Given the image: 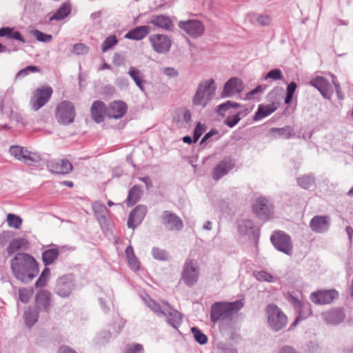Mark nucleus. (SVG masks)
Wrapping results in <instances>:
<instances>
[{"mask_svg":"<svg viewBox=\"0 0 353 353\" xmlns=\"http://www.w3.org/2000/svg\"><path fill=\"white\" fill-rule=\"evenodd\" d=\"M11 270L14 276L24 283L32 281L39 273L37 263L26 253H18L11 260Z\"/></svg>","mask_w":353,"mask_h":353,"instance_id":"1","label":"nucleus"},{"mask_svg":"<svg viewBox=\"0 0 353 353\" xmlns=\"http://www.w3.org/2000/svg\"><path fill=\"white\" fill-rule=\"evenodd\" d=\"M145 304L158 316L165 318L167 323L174 328H177L182 322V316L180 312L173 309L167 302H163L161 305L157 303L150 296L144 299Z\"/></svg>","mask_w":353,"mask_h":353,"instance_id":"2","label":"nucleus"},{"mask_svg":"<svg viewBox=\"0 0 353 353\" xmlns=\"http://www.w3.org/2000/svg\"><path fill=\"white\" fill-rule=\"evenodd\" d=\"M243 305V300H237L233 302H216L211 306L210 319L214 323L229 319L233 314L239 311Z\"/></svg>","mask_w":353,"mask_h":353,"instance_id":"3","label":"nucleus"},{"mask_svg":"<svg viewBox=\"0 0 353 353\" xmlns=\"http://www.w3.org/2000/svg\"><path fill=\"white\" fill-rule=\"evenodd\" d=\"M216 90L215 81L212 79L201 81L197 87L192 98L194 105L205 108L210 101L214 98Z\"/></svg>","mask_w":353,"mask_h":353,"instance_id":"4","label":"nucleus"},{"mask_svg":"<svg viewBox=\"0 0 353 353\" xmlns=\"http://www.w3.org/2000/svg\"><path fill=\"white\" fill-rule=\"evenodd\" d=\"M265 311L268 325L272 330L278 332L287 325L288 318L277 305L269 304Z\"/></svg>","mask_w":353,"mask_h":353,"instance_id":"5","label":"nucleus"},{"mask_svg":"<svg viewBox=\"0 0 353 353\" xmlns=\"http://www.w3.org/2000/svg\"><path fill=\"white\" fill-rule=\"evenodd\" d=\"M75 116V108L70 101H63L56 108L55 117L61 125H67L73 123Z\"/></svg>","mask_w":353,"mask_h":353,"instance_id":"6","label":"nucleus"},{"mask_svg":"<svg viewBox=\"0 0 353 353\" xmlns=\"http://www.w3.org/2000/svg\"><path fill=\"white\" fill-rule=\"evenodd\" d=\"M9 152L15 159L28 165H34L41 160L38 153L30 152L19 145L10 146Z\"/></svg>","mask_w":353,"mask_h":353,"instance_id":"7","label":"nucleus"},{"mask_svg":"<svg viewBox=\"0 0 353 353\" xmlns=\"http://www.w3.org/2000/svg\"><path fill=\"white\" fill-rule=\"evenodd\" d=\"M270 239L277 250L287 255H292L293 245L291 238L288 234L281 231L275 232L272 234Z\"/></svg>","mask_w":353,"mask_h":353,"instance_id":"8","label":"nucleus"},{"mask_svg":"<svg viewBox=\"0 0 353 353\" xmlns=\"http://www.w3.org/2000/svg\"><path fill=\"white\" fill-rule=\"evenodd\" d=\"M199 274V269L197 263L192 259H186L181 276L183 283L188 287H192L197 283Z\"/></svg>","mask_w":353,"mask_h":353,"instance_id":"9","label":"nucleus"},{"mask_svg":"<svg viewBox=\"0 0 353 353\" xmlns=\"http://www.w3.org/2000/svg\"><path fill=\"white\" fill-rule=\"evenodd\" d=\"M253 212L260 219L268 220L273 214L274 207L266 198L259 197L253 205Z\"/></svg>","mask_w":353,"mask_h":353,"instance_id":"10","label":"nucleus"},{"mask_svg":"<svg viewBox=\"0 0 353 353\" xmlns=\"http://www.w3.org/2000/svg\"><path fill=\"white\" fill-rule=\"evenodd\" d=\"M52 94V89L49 86L37 89L31 99L32 108L37 111L44 106L50 100Z\"/></svg>","mask_w":353,"mask_h":353,"instance_id":"11","label":"nucleus"},{"mask_svg":"<svg viewBox=\"0 0 353 353\" xmlns=\"http://www.w3.org/2000/svg\"><path fill=\"white\" fill-rule=\"evenodd\" d=\"M179 27L192 37H199L204 32L205 28L201 21L196 19L181 21Z\"/></svg>","mask_w":353,"mask_h":353,"instance_id":"12","label":"nucleus"},{"mask_svg":"<svg viewBox=\"0 0 353 353\" xmlns=\"http://www.w3.org/2000/svg\"><path fill=\"white\" fill-rule=\"evenodd\" d=\"M149 41L153 50L159 54L166 53L171 47L170 39L164 34H152L149 37Z\"/></svg>","mask_w":353,"mask_h":353,"instance_id":"13","label":"nucleus"},{"mask_svg":"<svg viewBox=\"0 0 353 353\" xmlns=\"http://www.w3.org/2000/svg\"><path fill=\"white\" fill-rule=\"evenodd\" d=\"M74 277L71 274L59 278L55 288L56 293L61 297L68 296L74 288Z\"/></svg>","mask_w":353,"mask_h":353,"instance_id":"14","label":"nucleus"},{"mask_svg":"<svg viewBox=\"0 0 353 353\" xmlns=\"http://www.w3.org/2000/svg\"><path fill=\"white\" fill-rule=\"evenodd\" d=\"M46 166L50 172L58 174H68L73 169L72 163L67 159L50 161Z\"/></svg>","mask_w":353,"mask_h":353,"instance_id":"15","label":"nucleus"},{"mask_svg":"<svg viewBox=\"0 0 353 353\" xmlns=\"http://www.w3.org/2000/svg\"><path fill=\"white\" fill-rule=\"evenodd\" d=\"M162 223L170 230H181L183 227L181 219L170 211H163L161 216Z\"/></svg>","mask_w":353,"mask_h":353,"instance_id":"16","label":"nucleus"},{"mask_svg":"<svg viewBox=\"0 0 353 353\" xmlns=\"http://www.w3.org/2000/svg\"><path fill=\"white\" fill-rule=\"evenodd\" d=\"M243 90V84L241 79L236 77L230 78L224 85L221 97H231Z\"/></svg>","mask_w":353,"mask_h":353,"instance_id":"17","label":"nucleus"},{"mask_svg":"<svg viewBox=\"0 0 353 353\" xmlns=\"http://www.w3.org/2000/svg\"><path fill=\"white\" fill-rule=\"evenodd\" d=\"M147 213V208L143 205H139L130 212L128 219V227L134 230L143 221Z\"/></svg>","mask_w":353,"mask_h":353,"instance_id":"18","label":"nucleus"},{"mask_svg":"<svg viewBox=\"0 0 353 353\" xmlns=\"http://www.w3.org/2000/svg\"><path fill=\"white\" fill-rule=\"evenodd\" d=\"M338 296V292L333 290L319 291L310 295L311 301L316 304H329Z\"/></svg>","mask_w":353,"mask_h":353,"instance_id":"19","label":"nucleus"},{"mask_svg":"<svg viewBox=\"0 0 353 353\" xmlns=\"http://www.w3.org/2000/svg\"><path fill=\"white\" fill-rule=\"evenodd\" d=\"M234 167V161L230 159H225L221 161L214 168L212 178L215 181L219 180L223 176L226 175Z\"/></svg>","mask_w":353,"mask_h":353,"instance_id":"20","label":"nucleus"},{"mask_svg":"<svg viewBox=\"0 0 353 353\" xmlns=\"http://www.w3.org/2000/svg\"><path fill=\"white\" fill-rule=\"evenodd\" d=\"M92 119L97 123H101L104 121V115H107V107L105 104L99 100L94 101L90 107Z\"/></svg>","mask_w":353,"mask_h":353,"instance_id":"21","label":"nucleus"},{"mask_svg":"<svg viewBox=\"0 0 353 353\" xmlns=\"http://www.w3.org/2000/svg\"><path fill=\"white\" fill-rule=\"evenodd\" d=\"M127 105L121 101H115L111 103L107 108V116L111 119H121L126 113Z\"/></svg>","mask_w":353,"mask_h":353,"instance_id":"22","label":"nucleus"},{"mask_svg":"<svg viewBox=\"0 0 353 353\" xmlns=\"http://www.w3.org/2000/svg\"><path fill=\"white\" fill-rule=\"evenodd\" d=\"M36 308L39 310H43L48 312L50 309L51 294L46 290H39L35 298Z\"/></svg>","mask_w":353,"mask_h":353,"instance_id":"23","label":"nucleus"},{"mask_svg":"<svg viewBox=\"0 0 353 353\" xmlns=\"http://www.w3.org/2000/svg\"><path fill=\"white\" fill-rule=\"evenodd\" d=\"M324 321L331 325H336L342 322L345 319L343 310L335 308L322 313Z\"/></svg>","mask_w":353,"mask_h":353,"instance_id":"24","label":"nucleus"},{"mask_svg":"<svg viewBox=\"0 0 353 353\" xmlns=\"http://www.w3.org/2000/svg\"><path fill=\"white\" fill-rule=\"evenodd\" d=\"M310 227L311 230L316 233H323L327 231L329 228V221L325 216H315L310 222Z\"/></svg>","mask_w":353,"mask_h":353,"instance_id":"25","label":"nucleus"},{"mask_svg":"<svg viewBox=\"0 0 353 353\" xmlns=\"http://www.w3.org/2000/svg\"><path fill=\"white\" fill-rule=\"evenodd\" d=\"M49 248L44 250L42 253V260L46 266L53 263L57 259L59 251L55 245H48Z\"/></svg>","mask_w":353,"mask_h":353,"instance_id":"26","label":"nucleus"},{"mask_svg":"<svg viewBox=\"0 0 353 353\" xmlns=\"http://www.w3.org/2000/svg\"><path fill=\"white\" fill-rule=\"evenodd\" d=\"M150 27L141 26L130 30L125 36V38L132 40H141L150 32Z\"/></svg>","mask_w":353,"mask_h":353,"instance_id":"27","label":"nucleus"},{"mask_svg":"<svg viewBox=\"0 0 353 353\" xmlns=\"http://www.w3.org/2000/svg\"><path fill=\"white\" fill-rule=\"evenodd\" d=\"M310 84L316 88L323 97L328 98L326 93L328 91L330 83L326 79L323 77H316L310 81Z\"/></svg>","mask_w":353,"mask_h":353,"instance_id":"28","label":"nucleus"},{"mask_svg":"<svg viewBox=\"0 0 353 353\" xmlns=\"http://www.w3.org/2000/svg\"><path fill=\"white\" fill-rule=\"evenodd\" d=\"M296 310L299 314L292 323L293 326L296 325L300 321L305 319L312 314L311 305L307 301L302 302Z\"/></svg>","mask_w":353,"mask_h":353,"instance_id":"29","label":"nucleus"},{"mask_svg":"<svg viewBox=\"0 0 353 353\" xmlns=\"http://www.w3.org/2000/svg\"><path fill=\"white\" fill-rule=\"evenodd\" d=\"M239 230L242 234L252 235L254 237L257 236L259 231L254 226V223L251 220H243L239 224Z\"/></svg>","mask_w":353,"mask_h":353,"instance_id":"30","label":"nucleus"},{"mask_svg":"<svg viewBox=\"0 0 353 353\" xmlns=\"http://www.w3.org/2000/svg\"><path fill=\"white\" fill-rule=\"evenodd\" d=\"M150 23L159 28L170 30L172 27V22L170 19L164 15L153 16Z\"/></svg>","mask_w":353,"mask_h":353,"instance_id":"31","label":"nucleus"},{"mask_svg":"<svg viewBox=\"0 0 353 353\" xmlns=\"http://www.w3.org/2000/svg\"><path fill=\"white\" fill-rule=\"evenodd\" d=\"M143 194V190L140 185H134L128 192V198L126 199V203L128 206H132L134 205L139 199L141 198Z\"/></svg>","mask_w":353,"mask_h":353,"instance_id":"32","label":"nucleus"},{"mask_svg":"<svg viewBox=\"0 0 353 353\" xmlns=\"http://www.w3.org/2000/svg\"><path fill=\"white\" fill-rule=\"evenodd\" d=\"M276 108L274 105H260L257 111L254 114V120L259 121L268 115L271 114L276 110Z\"/></svg>","mask_w":353,"mask_h":353,"instance_id":"33","label":"nucleus"},{"mask_svg":"<svg viewBox=\"0 0 353 353\" xmlns=\"http://www.w3.org/2000/svg\"><path fill=\"white\" fill-rule=\"evenodd\" d=\"M270 130L272 132H276L278 134L276 137H281L288 139L294 137L295 135L293 128L289 125L281 128H272Z\"/></svg>","mask_w":353,"mask_h":353,"instance_id":"34","label":"nucleus"},{"mask_svg":"<svg viewBox=\"0 0 353 353\" xmlns=\"http://www.w3.org/2000/svg\"><path fill=\"white\" fill-rule=\"evenodd\" d=\"M39 310L35 308H28L24 313V318L27 326L32 327L38 319Z\"/></svg>","mask_w":353,"mask_h":353,"instance_id":"35","label":"nucleus"},{"mask_svg":"<svg viewBox=\"0 0 353 353\" xmlns=\"http://www.w3.org/2000/svg\"><path fill=\"white\" fill-rule=\"evenodd\" d=\"M93 212L99 222L105 219L107 208L101 202L95 201L92 204Z\"/></svg>","mask_w":353,"mask_h":353,"instance_id":"36","label":"nucleus"},{"mask_svg":"<svg viewBox=\"0 0 353 353\" xmlns=\"http://www.w3.org/2000/svg\"><path fill=\"white\" fill-rule=\"evenodd\" d=\"M70 6L68 3L63 4L57 12L50 18V21L63 19L70 13Z\"/></svg>","mask_w":353,"mask_h":353,"instance_id":"37","label":"nucleus"},{"mask_svg":"<svg viewBox=\"0 0 353 353\" xmlns=\"http://www.w3.org/2000/svg\"><path fill=\"white\" fill-rule=\"evenodd\" d=\"M128 74L134 80L136 85L143 91V75L141 72L135 67H130L129 68Z\"/></svg>","mask_w":353,"mask_h":353,"instance_id":"38","label":"nucleus"},{"mask_svg":"<svg viewBox=\"0 0 353 353\" xmlns=\"http://www.w3.org/2000/svg\"><path fill=\"white\" fill-rule=\"evenodd\" d=\"M296 181L298 185L305 190L309 189L315 183V178L314 175L312 174H305L300 177H298Z\"/></svg>","mask_w":353,"mask_h":353,"instance_id":"39","label":"nucleus"},{"mask_svg":"<svg viewBox=\"0 0 353 353\" xmlns=\"http://www.w3.org/2000/svg\"><path fill=\"white\" fill-rule=\"evenodd\" d=\"M28 243V241L26 239L23 238H19L15 239L12 240L10 244L8 245L7 248V252L8 254H12L19 250H20L21 248L25 246Z\"/></svg>","mask_w":353,"mask_h":353,"instance_id":"40","label":"nucleus"},{"mask_svg":"<svg viewBox=\"0 0 353 353\" xmlns=\"http://www.w3.org/2000/svg\"><path fill=\"white\" fill-rule=\"evenodd\" d=\"M241 107V104L236 102L228 101L223 103L219 105L216 107V112L218 114L224 117V112L231 108H239Z\"/></svg>","mask_w":353,"mask_h":353,"instance_id":"41","label":"nucleus"},{"mask_svg":"<svg viewBox=\"0 0 353 353\" xmlns=\"http://www.w3.org/2000/svg\"><path fill=\"white\" fill-rule=\"evenodd\" d=\"M7 223L9 227L13 228L15 229L20 228L22 224V219L20 216L14 214H8L7 215Z\"/></svg>","mask_w":353,"mask_h":353,"instance_id":"42","label":"nucleus"},{"mask_svg":"<svg viewBox=\"0 0 353 353\" xmlns=\"http://www.w3.org/2000/svg\"><path fill=\"white\" fill-rule=\"evenodd\" d=\"M253 275L259 281H266L269 283L274 282L275 279L274 276L264 270L253 272Z\"/></svg>","mask_w":353,"mask_h":353,"instance_id":"43","label":"nucleus"},{"mask_svg":"<svg viewBox=\"0 0 353 353\" xmlns=\"http://www.w3.org/2000/svg\"><path fill=\"white\" fill-rule=\"evenodd\" d=\"M192 333L195 341L201 345H204L208 342V337L199 329L196 327L191 328Z\"/></svg>","mask_w":353,"mask_h":353,"instance_id":"44","label":"nucleus"},{"mask_svg":"<svg viewBox=\"0 0 353 353\" xmlns=\"http://www.w3.org/2000/svg\"><path fill=\"white\" fill-rule=\"evenodd\" d=\"M50 270L48 268H45L35 283L37 288H41L46 285L47 280L49 278Z\"/></svg>","mask_w":353,"mask_h":353,"instance_id":"45","label":"nucleus"},{"mask_svg":"<svg viewBox=\"0 0 353 353\" xmlns=\"http://www.w3.org/2000/svg\"><path fill=\"white\" fill-rule=\"evenodd\" d=\"M118 43L116 36L111 35L107 37L103 42L101 46L102 52H105L110 50L112 46H115Z\"/></svg>","mask_w":353,"mask_h":353,"instance_id":"46","label":"nucleus"},{"mask_svg":"<svg viewBox=\"0 0 353 353\" xmlns=\"http://www.w3.org/2000/svg\"><path fill=\"white\" fill-rule=\"evenodd\" d=\"M297 88V85L295 82H290L287 87L286 96L285 98V103H291L293 98V94Z\"/></svg>","mask_w":353,"mask_h":353,"instance_id":"47","label":"nucleus"},{"mask_svg":"<svg viewBox=\"0 0 353 353\" xmlns=\"http://www.w3.org/2000/svg\"><path fill=\"white\" fill-rule=\"evenodd\" d=\"M242 112L239 111L238 113L235 114L228 116L227 119L224 121V123L229 128L234 127L241 120L240 116Z\"/></svg>","mask_w":353,"mask_h":353,"instance_id":"48","label":"nucleus"},{"mask_svg":"<svg viewBox=\"0 0 353 353\" xmlns=\"http://www.w3.org/2000/svg\"><path fill=\"white\" fill-rule=\"evenodd\" d=\"M152 255L155 259L159 261H165L168 259V254L165 250L156 247L152 248Z\"/></svg>","mask_w":353,"mask_h":353,"instance_id":"49","label":"nucleus"},{"mask_svg":"<svg viewBox=\"0 0 353 353\" xmlns=\"http://www.w3.org/2000/svg\"><path fill=\"white\" fill-rule=\"evenodd\" d=\"M112 337V334L109 330H103L98 333L97 336V343L99 344H105L109 341Z\"/></svg>","mask_w":353,"mask_h":353,"instance_id":"50","label":"nucleus"},{"mask_svg":"<svg viewBox=\"0 0 353 353\" xmlns=\"http://www.w3.org/2000/svg\"><path fill=\"white\" fill-rule=\"evenodd\" d=\"M283 78V74L282 71L279 68H276L269 71L264 77V79L268 80L269 79H271L272 80L276 81L281 80Z\"/></svg>","mask_w":353,"mask_h":353,"instance_id":"51","label":"nucleus"},{"mask_svg":"<svg viewBox=\"0 0 353 353\" xmlns=\"http://www.w3.org/2000/svg\"><path fill=\"white\" fill-rule=\"evenodd\" d=\"M34 37L41 42L49 43L52 41V37L51 34L43 33L39 30H35L32 32Z\"/></svg>","mask_w":353,"mask_h":353,"instance_id":"52","label":"nucleus"},{"mask_svg":"<svg viewBox=\"0 0 353 353\" xmlns=\"http://www.w3.org/2000/svg\"><path fill=\"white\" fill-rule=\"evenodd\" d=\"M40 70L38 67L34 65L28 66L21 70H19L17 74L16 78L24 77L31 72H38Z\"/></svg>","mask_w":353,"mask_h":353,"instance_id":"53","label":"nucleus"},{"mask_svg":"<svg viewBox=\"0 0 353 353\" xmlns=\"http://www.w3.org/2000/svg\"><path fill=\"white\" fill-rule=\"evenodd\" d=\"M32 290H29L27 288H21L19 290V299L21 302L26 303L29 301L32 294Z\"/></svg>","mask_w":353,"mask_h":353,"instance_id":"54","label":"nucleus"},{"mask_svg":"<svg viewBox=\"0 0 353 353\" xmlns=\"http://www.w3.org/2000/svg\"><path fill=\"white\" fill-rule=\"evenodd\" d=\"M73 52L77 55H85L89 52V48L83 43H77L73 46Z\"/></svg>","mask_w":353,"mask_h":353,"instance_id":"55","label":"nucleus"},{"mask_svg":"<svg viewBox=\"0 0 353 353\" xmlns=\"http://www.w3.org/2000/svg\"><path fill=\"white\" fill-rule=\"evenodd\" d=\"M178 117L179 121L188 124L191 121V113L188 110L183 109L179 111Z\"/></svg>","mask_w":353,"mask_h":353,"instance_id":"56","label":"nucleus"},{"mask_svg":"<svg viewBox=\"0 0 353 353\" xmlns=\"http://www.w3.org/2000/svg\"><path fill=\"white\" fill-rule=\"evenodd\" d=\"M143 345L139 343H136L134 345H128L125 347V353H143Z\"/></svg>","mask_w":353,"mask_h":353,"instance_id":"57","label":"nucleus"},{"mask_svg":"<svg viewBox=\"0 0 353 353\" xmlns=\"http://www.w3.org/2000/svg\"><path fill=\"white\" fill-rule=\"evenodd\" d=\"M256 20L263 26H269L272 22V18L268 14H259L256 17Z\"/></svg>","mask_w":353,"mask_h":353,"instance_id":"58","label":"nucleus"},{"mask_svg":"<svg viewBox=\"0 0 353 353\" xmlns=\"http://www.w3.org/2000/svg\"><path fill=\"white\" fill-rule=\"evenodd\" d=\"M204 130L205 127L203 124H201V123H198L196 124L193 135L194 142L198 141V139L201 137V134H203Z\"/></svg>","mask_w":353,"mask_h":353,"instance_id":"59","label":"nucleus"},{"mask_svg":"<svg viewBox=\"0 0 353 353\" xmlns=\"http://www.w3.org/2000/svg\"><path fill=\"white\" fill-rule=\"evenodd\" d=\"M288 301L293 305L294 309L296 310L302 303L299 299L288 293L286 296Z\"/></svg>","mask_w":353,"mask_h":353,"instance_id":"60","label":"nucleus"},{"mask_svg":"<svg viewBox=\"0 0 353 353\" xmlns=\"http://www.w3.org/2000/svg\"><path fill=\"white\" fill-rule=\"evenodd\" d=\"M8 117L11 120H14L17 123H21L23 125H25L22 121V117L17 111H14L13 110H11L10 111V113L8 114Z\"/></svg>","mask_w":353,"mask_h":353,"instance_id":"61","label":"nucleus"},{"mask_svg":"<svg viewBox=\"0 0 353 353\" xmlns=\"http://www.w3.org/2000/svg\"><path fill=\"white\" fill-rule=\"evenodd\" d=\"M128 263L132 269L134 270H138L139 269V265L136 256H131V257L127 258Z\"/></svg>","mask_w":353,"mask_h":353,"instance_id":"62","label":"nucleus"},{"mask_svg":"<svg viewBox=\"0 0 353 353\" xmlns=\"http://www.w3.org/2000/svg\"><path fill=\"white\" fill-rule=\"evenodd\" d=\"M12 28L10 27H3L0 28V37H6L10 38Z\"/></svg>","mask_w":353,"mask_h":353,"instance_id":"63","label":"nucleus"},{"mask_svg":"<svg viewBox=\"0 0 353 353\" xmlns=\"http://www.w3.org/2000/svg\"><path fill=\"white\" fill-rule=\"evenodd\" d=\"M279 353H299L297 351H296L291 346H284L283 347Z\"/></svg>","mask_w":353,"mask_h":353,"instance_id":"64","label":"nucleus"}]
</instances>
